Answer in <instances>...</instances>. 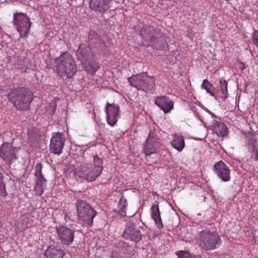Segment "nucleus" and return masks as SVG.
Instances as JSON below:
<instances>
[{"label":"nucleus","mask_w":258,"mask_h":258,"mask_svg":"<svg viewBox=\"0 0 258 258\" xmlns=\"http://www.w3.org/2000/svg\"><path fill=\"white\" fill-rule=\"evenodd\" d=\"M7 97L9 101L19 111L29 110L30 103L34 99L33 92L28 88L24 87L12 89L8 94Z\"/></svg>","instance_id":"nucleus-1"},{"label":"nucleus","mask_w":258,"mask_h":258,"mask_svg":"<svg viewBox=\"0 0 258 258\" xmlns=\"http://www.w3.org/2000/svg\"><path fill=\"white\" fill-rule=\"evenodd\" d=\"M140 35L151 46L157 50H166L168 48V37L158 28L150 25L144 26L140 30Z\"/></svg>","instance_id":"nucleus-2"},{"label":"nucleus","mask_w":258,"mask_h":258,"mask_svg":"<svg viewBox=\"0 0 258 258\" xmlns=\"http://www.w3.org/2000/svg\"><path fill=\"white\" fill-rule=\"evenodd\" d=\"M77 58L80 61L85 70L93 75L100 66L95 59V55L91 47L86 44L79 45L76 51Z\"/></svg>","instance_id":"nucleus-3"},{"label":"nucleus","mask_w":258,"mask_h":258,"mask_svg":"<svg viewBox=\"0 0 258 258\" xmlns=\"http://www.w3.org/2000/svg\"><path fill=\"white\" fill-rule=\"evenodd\" d=\"M55 62L56 71L60 76L66 75L68 78H71L77 71L75 58L69 52H63L58 57L56 58Z\"/></svg>","instance_id":"nucleus-4"},{"label":"nucleus","mask_w":258,"mask_h":258,"mask_svg":"<svg viewBox=\"0 0 258 258\" xmlns=\"http://www.w3.org/2000/svg\"><path fill=\"white\" fill-rule=\"evenodd\" d=\"M128 81L132 86L138 90H142L146 92L154 90V78L149 76L146 73L133 75L128 78Z\"/></svg>","instance_id":"nucleus-5"},{"label":"nucleus","mask_w":258,"mask_h":258,"mask_svg":"<svg viewBox=\"0 0 258 258\" xmlns=\"http://www.w3.org/2000/svg\"><path fill=\"white\" fill-rule=\"evenodd\" d=\"M76 208L79 220L84 224L92 225L93 220L97 214L96 211L89 204L81 200L77 201Z\"/></svg>","instance_id":"nucleus-6"},{"label":"nucleus","mask_w":258,"mask_h":258,"mask_svg":"<svg viewBox=\"0 0 258 258\" xmlns=\"http://www.w3.org/2000/svg\"><path fill=\"white\" fill-rule=\"evenodd\" d=\"M201 245L206 250L216 248L221 244V238L219 234L208 230L201 231L200 233Z\"/></svg>","instance_id":"nucleus-7"},{"label":"nucleus","mask_w":258,"mask_h":258,"mask_svg":"<svg viewBox=\"0 0 258 258\" xmlns=\"http://www.w3.org/2000/svg\"><path fill=\"white\" fill-rule=\"evenodd\" d=\"M13 22L21 38L27 36L31 22L26 14L17 12L14 15Z\"/></svg>","instance_id":"nucleus-8"},{"label":"nucleus","mask_w":258,"mask_h":258,"mask_svg":"<svg viewBox=\"0 0 258 258\" xmlns=\"http://www.w3.org/2000/svg\"><path fill=\"white\" fill-rule=\"evenodd\" d=\"M120 0H91L90 7L92 10L98 11L101 13L108 9H115Z\"/></svg>","instance_id":"nucleus-9"},{"label":"nucleus","mask_w":258,"mask_h":258,"mask_svg":"<svg viewBox=\"0 0 258 258\" xmlns=\"http://www.w3.org/2000/svg\"><path fill=\"white\" fill-rule=\"evenodd\" d=\"M102 169L103 167L101 165L83 166L79 172V176L88 181H92L100 174Z\"/></svg>","instance_id":"nucleus-10"},{"label":"nucleus","mask_w":258,"mask_h":258,"mask_svg":"<svg viewBox=\"0 0 258 258\" xmlns=\"http://www.w3.org/2000/svg\"><path fill=\"white\" fill-rule=\"evenodd\" d=\"M56 234L58 240L63 245H70L74 241L75 231L73 229L64 226H59L56 227Z\"/></svg>","instance_id":"nucleus-11"},{"label":"nucleus","mask_w":258,"mask_h":258,"mask_svg":"<svg viewBox=\"0 0 258 258\" xmlns=\"http://www.w3.org/2000/svg\"><path fill=\"white\" fill-rule=\"evenodd\" d=\"M122 236L124 238L129 239L136 243L140 241L142 238L141 231L134 223L131 222L126 224Z\"/></svg>","instance_id":"nucleus-12"},{"label":"nucleus","mask_w":258,"mask_h":258,"mask_svg":"<svg viewBox=\"0 0 258 258\" xmlns=\"http://www.w3.org/2000/svg\"><path fill=\"white\" fill-rule=\"evenodd\" d=\"M17 150V148L13 147L11 144L5 143L0 148V157L6 162L12 163L17 158L16 156Z\"/></svg>","instance_id":"nucleus-13"},{"label":"nucleus","mask_w":258,"mask_h":258,"mask_svg":"<svg viewBox=\"0 0 258 258\" xmlns=\"http://www.w3.org/2000/svg\"><path fill=\"white\" fill-rule=\"evenodd\" d=\"M65 138L61 133H55L50 140V151L54 154L60 155L64 145Z\"/></svg>","instance_id":"nucleus-14"},{"label":"nucleus","mask_w":258,"mask_h":258,"mask_svg":"<svg viewBox=\"0 0 258 258\" xmlns=\"http://www.w3.org/2000/svg\"><path fill=\"white\" fill-rule=\"evenodd\" d=\"M248 149L251 153V158L258 160V140L255 134L251 132L246 135Z\"/></svg>","instance_id":"nucleus-15"},{"label":"nucleus","mask_w":258,"mask_h":258,"mask_svg":"<svg viewBox=\"0 0 258 258\" xmlns=\"http://www.w3.org/2000/svg\"><path fill=\"white\" fill-rule=\"evenodd\" d=\"M107 114V120L111 126L114 125L117 120L120 113L119 107L114 104L107 103L105 107Z\"/></svg>","instance_id":"nucleus-16"},{"label":"nucleus","mask_w":258,"mask_h":258,"mask_svg":"<svg viewBox=\"0 0 258 258\" xmlns=\"http://www.w3.org/2000/svg\"><path fill=\"white\" fill-rule=\"evenodd\" d=\"M214 172L223 181L230 180V170L223 161H220L214 165Z\"/></svg>","instance_id":"nucleus-17"},{"label":"nucleus","mask_w":258,"mask_h":258,"mask_svg":"<svg viewBox=\"0 0 258 258\" xmlns=\"http://www.w3.org/2000/svg\"><path fill=\"white\" fill-rule=\"evenodd\" d=\"M42 164L39 163L35 166V175L37 178V182L35 187L36 195L41 196L43 192V185L45 183L46 180L42 174Z\"/></svg>","instance_id":"nucleus-18"},{"label":"nucleus","mask_w":258,"mask_h":258,"mask_svg":"<svg viewBox=\"0 0 258 258\" xmlns=\"http://www.w3.org/2000/svg\"><path fill=\"white\" fill-rule=\"evenodd\" d=\"M155 104L165 113H167L173 108L174 102L166 96H161L155 98Z\"/></svg>","instance_id":"nucleus-19"},{"label":"nucleus","mask_w":258,"mask_h":258,"mask_svg":"<svg viewBox=\"0 0 258 258\" xmlns=\"http://www.w3.org/2000/svg\"><path fill=\"white\" fill-rule=\"evenodd\" d=\"M88 46L94 48L99 47L103 48L105 47V43L102 41L100 36L94 30H90L87 35V40Z\"/></svg>","instance_id":"nucleus-20"},{"label":"nucleus","mask_w":258,"mask_h":258,"mask_svg":"<svg viewBox=\"0 0 258 258\" xmlns=\"http://www.w3.org/2000/svg\"><path fill=\"white\" fill-rule=\"evenodd\" d=\"M210 130H212L218 136L224 137L227 134V127L223 122L214 120L211 125L209 126Z\"/></svg>","instance_id":"nucleus-21"},{"label":"nucleus","mask_w":258,"mask_h":258,"mask_svg":"<svg viewBox=\"0 0 258 258\" xmlns=\"http://www.w3.org/2000/svg\"><path fill=\"white\" fill-rule=\"evenodd\" d=\"M65 254L63 250L53 245H50L44 252L46 258H63Z\"/></svg>","instance_id":"nucleus-22"},{"label":"nucleus","mask_w":258,"mask_h":258,"mask_svg":"<svg viewBox=\"0 0 258 258\" xmlns=\"http://www.w3.org/2000/svg\"><path fill=\"white\" fill-rule=\"evenodd\" d=\"M151 210L152 218L154 220L157 227L159 229L162 228L163 226L161 221L158 203L157 202H156V204L152 206Z\"/></svg>","instance_id":"nucleus-23"},{"label":"nucleus","mask_w":258,"mask_h":258,"mask_svg":"<svg viewBox=\"0 0 258 258\" xmlns=\"http://www.w3.org/2000/svg\"><path fill=\"white\" fill-rule=\"evenodd\" d=\"M227 85L228 83L226 80H220L219 85L215 89L216 93L218 94L216 96V98L219 96L223 100H225L227 98Z\"/></svg>","instance_id":"nucleus-24"},{"label":"nucleus","mask_w":258,"mask_h":258,"mask_svg":"<svg viewBox=\"0 0 258 258\" xmlns=\"http://www.w3.org/2000/svg\"><path fill=\"white\" fill-rule=\"evenodd\" d=\"M144 152L146 156H149L156 152V148L152 143V140L150 138V135L146 141V143L144 147Z\"/></svg>","instance_id":"nucleus-25"},{"label":"nucleus","mask_w":258,"mask_h":258,"mask_svg":"<svg viewBox=\"0 0 258 258\" xmlns=\"http://www.w3.org/2000/svg\"><path fill=\"white\" fill-rule=\"evenodd\" d=\"M171 144L173 148L180 152L185 146L184 139L182 137L176 136L172 140Z\"/></svg>","instance_id":"nucleus-26"},{"label":"nucleus","mask_w":258,"mask_h":258,"mask_svg":"<svg viewBox=\"0 0 258 258\" xmlns=\"http://www.w3.org/2000/svg\"><path fill=\"white\" fill-rule=\"evenodd\" d=\"M201 87L202 89H205L208 93L211 96L214 97L216 99H217L215 95V93L214 92V91H215V89L207 79L204 80Z\"/></svg>","instance_id":"nucleus-27"},{"label":"nucleus","mask_w":258,"mask_h":258,"mask_svg":"<svg viewBox=\"0 0 258 258\" xmlns=\"http://www.w3.org/2000/svg\"><path fill=\"white\" fill-rule=\"evenodd\" d=\"M126 200L122 197L119 200V202L117 206V211L119 212L121 215L125 216L126 215L125 209L126 208Z\"/></svg>","instance_id":"nucleus-28"},{"label":"nucleus","mask_w":258,"mask_h":258,"mask_svg":"<svg viewBox=\"0 0 258 258\" xmlns=\"http://www.w3.org/2000/svg\"><path fill=\"white\" fill-rule=\"evenodd\" d=\"M3 175L1 172H0V192L1 195L5 197L7 195L5 184L3 182Z\"/></svg>","instance_id":"nucleus-29"},{"label":"nucleus","mask_w":258,"mask_h":258,"mask_svg":"<svg viewBox=\"0 0 258 258\" xmlns=\"http://www.w3.org/2000/svg\"><path fill=\"white\" fill-rule=\"evenodd\" d=\"M251 39L253 43L256 46L258 45V31L254 30L251 34Z\"/></svg>","instance_id":"nucleus-30"},{"label":"nucleus","mask_w":258,"mask_h":258,"mask_svg":"<svg viewBox=\"0 0 258 258\" xmlns=\"http://www.w3.org/2000/svg\"><path fill=\"white\" fill-rule=\"evenodd\" d=\"M178 258H193L188 252L180 251L178 255Z\"/></svg>","instance_id":"nucleus-31"},{"label":"nucleus","mask_w":258,"mask_h":258,"mask_svg":"<svg viewBox=\"0 0 258 258\" xmlns=\"http://www.w3.org/2000/svg\"><path fill=\"white\" fill-rule=\"evenodd\" d=\"M236 67L238 68L239 70H240L241 71L244 70L246 68L244 63L243 62H241L239 60L236 61Z\"/></svg>","instance_id":"nucleus-32"},{"label":"nucleus","mask_w":258,"mask_h":258,"mask_svg":"<svg viewBox=\"0 0 258 258\" xmlns=\"http://www.w3.org/2000/svg\"><path fill=\"white\" fill-rule=\"evenodd\" d=\"M95 165H101L102 164V159L99 158L97 155L94 156Z\"/></svg>","instance_id":"nucleus-33"},{"label":"nucleus","mask_w":258,"mask_h":258,"mask_svg":"<svg viewBox=\"0 0 258 258\" xmlns=\"http://www.w3.org/2000/svg\"><path fill=\"white\" fill-rule=\"evenodd\" d=\"M256 47L258 48V45H257V46H256Z\"/></svg>","instance_id":"nucleus-34"}]
</instances>
